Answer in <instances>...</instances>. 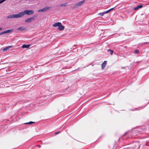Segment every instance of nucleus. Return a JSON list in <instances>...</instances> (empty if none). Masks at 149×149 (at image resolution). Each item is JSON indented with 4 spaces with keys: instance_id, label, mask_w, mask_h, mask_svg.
Segmentation results:
<instances>
[{
    "instance_id": "1",
    "label": "nucleus",
    "mask_w": 149,
    "mask_h": 149,
    "mask_svg": "<svg viewBox=\"0 0 149 149\" xmlns=\"http://www.w3.org/2000/svg\"><path fill=\"white\" fill-rule=\"evenodd\" d=\"M34 11L33 10H25L24 11L18 14L14 15H11L8 16L7 18H19L24 16L25 14L30 15L34 13Z\"/></svg>"
},
{
    "instance_id": "2",
    "label": "nucleus",
    "mask_w": 149,
    "mask_h": 149,
    "mask_svg": "<svg viewBox=\"0 0 149 149\" xmlns=\"http://www.w3.org/2000/svg\"><path fill=\"white\" fill-rule=\"evenodd\" d=\"M52 26L55 27L58 26V29L60 31H62L64 29V26H63L61 23L60 22H56L53 24Z\"/></svg>"
},
{
    "instance_id": "3",
    "label": "nucleus",
    "mask_w": 149,
    "mask_h": 149,
    "mask_svg": "<svg viewBox=\"0 0 149 149\" xmlns=\"http://www.w3.org/2000/svg\"><path fill=\"white\" fill-rule=\"evenodd\" d=\"M85 2V0H83L82 1L79 2H78L76 3L74 6L72 7V9H74L79 7V6H81Z\"/></svg>"
},
{
    "instance_id": "4",
    "label": "nucleus",
    "mask_w": 149,
    "mask_h": 149,
    "mask_svg": "<svg viewBox=\"0 0 149 149\" xmlns=\"http://www.w3.org/2000/svg\"><path fill=\"white\" fill-rule=\"evenodd\" d=\"M37 17V15H35L33 16V17H30L28 19H26L25 20V22H26L30 23L33 21L34 20L35 18Z\"/></svg>"
},
{
    "instance_id": "5",
    "label": "nucleus",
    "mask_w": 149,
    "mask_h": 149,
    "mask_svg": "<svg viewBox=\"0 0 149 149\" xmlns=\"http://www.w3.org/2000/svg\"><path fill=\"white\" fill-rule=\"evenodd\" d=\"M49 8V7H45L43 9H42L41 10H38V12H45V11H46L47 10H48Z\"/></svg>"
},
{
    "instance_id": "6",
    "label": "nucleus",
    "mask_w": 149,
    "mask_h": 149,
    "mask_svg": "<svg viewBox=\"0 0 149 149\" xmlns=\"http://www.w3.org/2000/svg\"><path fill=\"white\" fill-rule=\"evenodd\" d=\"M26 29V28L23 27H20L18 28V30L20 31H25Z\"/></svg>"
},
{
    "instance_id": "7",
    "label": "nucleus",
    "mask_w": 149,
    "mask_h": 149,
    "mask_svg": "<svg viewBox=\"0 0 149 149\" xmlns=\"http://www.w3.org/2000/svg\"><path fill=\"white\" fill-rule=\"evenodd\" d=\"M107 61H104L103 63L102 64V69H103L106 66L107 64Z\"/></svg>"
},
{
    "instance_id": "8",
    "label": "nucleus",
    "mask_w": 149,
    "mask_h": 149,
    "mask_svg": "<svg viewBox=\"0 0 149 149\" xmlns=\"http://www.w3.org/2000/svg\"><path fill=\"white\" fill-rule=\"evenodd\" d=\"M143 7V6L142 5H138L137 7L134 8V10H136L138 9L139 8H140Z\"/></svg>"
},
{
    "instance_id": "9",
    "label": "nucleus",
    "mask_w": 149,
    "mask_h": 149,
    "mask_svg": "<svg viewBox=\"0 0 149 149\" xmlns=\"http://www.w3.org/2000/svg\"><path fill=\"white\" fill-rule=\"evenodd\" d=\"M12 47L11 46H9L5 48H4V49H3V52L6 51L8 50L9 49H10V48H11Z\"/></svg>"
},
{
    "instance_id": "10",
    "label": "nucleus",
    "mask_w": 149,
    "mask_h": 149,
    "mask_svg": "<svg viewBox=\"0 0 149 149\" xmlns=\"http://www.w3.org/2000/svg\"><path fill=\"white\" fill-rule=\"evenodd\" d=\"M107 13H108L107 12V11H106L102 13H99L98 14V15L101 16H103L104 14Z\"/></svg>"
},
{
    "instance_id": "11",
    "label": "nucleus",
    "mask_w": 149,
    "mask_h": 149,
    "mask_svg": "<svg viewBox=\"0 0 149 149\" xmlns=\"http://www.w3.org/2000/svg\"><path fill=\"white\" fill-rule=\"evenodd\" d=\"M30 46V45H23L22 46V48H28Z\"/></svg>"
},
{
    "instance_id": "12",
    "label": "nucleus",
    "mask_w": 149,
    "mask_h": 149,
    "mask_svg": "<svg viewBox=\"0 0 149 149\" xmlns=\"http://www.w3.org/2000/svg\"><path fill=\"white\" fill-rule=\"evenodd\" d=\"M13 29H10V30H8L7 31H6V33H9L12 31H13Z\"/></svg>"
},
{
    "instance_id": "13",
    "label": "nucleus",
    "mask_w": 149,
    "mask_h": 149,
    "mask_svg": "<svg viewBox=\"0 0 149 149\" xmlns=\"http://www.w3.org/2000/svg\"><path fill=\"white\" fill-rule=\"evenodd\" d=\"M35 123V122L30 121L28 123H24L25 124H31L32 123Z\"/></svg>"
},
{
    "instance_id": "14",
    "label": "nucleus",
    "mask_w": 149,
    "mask_h": 149,
    "mask_svg": "<svg viewBox=\"0 0 149 149\" xmlns=\"http://www.w3.org/2000/svg\"><path fill=\"white\" fill-rule=\"evenodd\" d=\"M68 5L67 3H65L62 4L60 5L61 6H66Z\"/></svg>"
},
{
    "instance_id": "15",
    "label": "nucleus",
    "mask_w": 149,
    "mask_h": 149,
    "mask_svg": "<svg viewBox=\"0 0 149 149\" xmlns=\"http://www.w3.org/2000/svg\"><path fill=\"white\" fill-rule=\"evenodd\" d=\"M114 8H111L110 9H109V10L107 11V12L108 13H109V12L111 11V10H113Z\"/></svg>"
},
{
    "instance_id": "16",
    "label": "nucleus",
    "mask_w": 149,
    "mask_h": 149,
    "mask_svg": "<svg viewBox=\"0 0 149 149\" xmlns=\"http://www.w3.org/2000/svg\"><path fill=\"white\" fill-rule=\"evenodd\" d=\"M110 51V54L111 55H112L113 54V51L112 50H111V49H109L108 50V51Z\"/></svg>"
},
{
    "instance_id": "17",
    "label": "nucleus",
    "mask_w": 149,
    "mask_h": 149,
    "mask_svg": "<svg viewBox=\"0 0 149 149\" xmlns=\"http://www.w3.org/2000/svg\"><path fill=\"white\" fill-rule=\"evenodd\" d=\"M139 52V51L138 50H136L134 51V53L135 54H138Z\"/></svg>"
},
{
    "instance_id": "18",
    "label": "nucleus",
    "mask_w": 149,
    "mask_h": 149,
    "mask_svg": "<svg viewBox=\"0 0 149 149\" xmlns=\"http://www.w3.org/2000/svg\"><path fill=\"white\" fill-rule=\"evenodd\" d=\"M6 33V31H4L1 33H0V35H1L2 34H4Z\"/></svg>"
},
{
    "instance_id": "19",
    "label": "nucleus",
    "mask_w": 149,
    "mask_h": 149,
    "mask_svg": "<svg viewBox=\"0 0 149 149\" xmlns=\"http://www.w3.org/2000/svg\"><path fill=\"white\" fill-rule=\"evenodd\" d=\"M6 0H2L1 1V0H0V4L3 2L4 1H5Z\"/></svg>"
},
{
    "instance_id": "20",
    "label": "nucleus",
    "mask_w": 149,
    "mask_h": 149,
    "mask_svg": "<svg viewBox=\"0 0 149 149\" xmlns=\"http://www.w3.org/2000/svg\"><path fill=\"white\" fill-rule=\"evenodd\" d=\"M60 132H56L55 133V134H58V133H59Z\"/></svg>"
},
{
    "instance_id": "21",
    "label": "nucleus",
    "mask_w": 149,
    "mask_h": 149,
    "mask_svg": "<svg viewBox=\"0 0 149 149\" xmlns=\"http://www.w3.org/2000/svg\"><path fill=\"white\" fill-rule=\"evenodd\" d=\"M37 146H38V147H41V146L39 145H37Z\"/></svg>"
},
{
    "instance_id": "22",
    "label": "nucleus",
    "mask_w": 149,
    "mask_h": 149,
    "mask_svg": "<svg viewBox=\"0 0 149 149\" xmlns=\"http://www.w3.org/2000/svg\"><path fill=\"white\" fill-rule=\"evenodd\" d=\"M2 29V28H1V27H0V30H1Z\"/></svg>"
}]
</instances>
